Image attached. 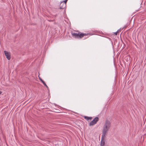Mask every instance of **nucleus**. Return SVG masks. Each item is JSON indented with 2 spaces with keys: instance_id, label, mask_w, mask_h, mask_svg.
Returning <instances> with one entry per match:
<instances>
[{
  "instance_id": "obj_10",
  "label": "nucleus",
  "mask_w": 146,
  "mask_h": 146,
  "mask_svg": "<svg viewBox=\"0 0 146 146\" xmlns=\"http://www.w3.org/2000/svg\"><path fill=\"white\" fill-rule=\"evenodd\" d=\"M43 84L44 86H45L48 89H49L48 87L47 86L45 83L44 84Z\"/></svg>"
},
{
  "instance_id": "obj_1",
  "label": "nucleus",
  "mask_w": 146,
  "mask_h": 146,
  "mask_svg": "<svg viewBox=\"0 0 146 146\" xmlns=\"http://www.w3.org/2000/svg\"><path fill=\"white\" fill-rule=\"evenodd\" d=\"M111 126V123L110 121L107 120H106L103 127L102 134L103 136H105L106 135L107 133Z\"/></svg>"
},
{
  "instance_id": "obj_7",
  "label": "nucleus",
  "mask_w": 146,
  "mask_h": 146,
  "mask_svg": "<svg viewBox=\"0 0 146 146\" xmlns=\"http://www.w3.org/2000/svg\"><path fill=\"white\" fill-rule=\"evenodd\" d=\"M105 137L103 136V135H102L100 145H105V141L104 137Z\"/></svg>"
},
{
  "instance_id": "obj_15",
  "label": "nucleus",
  "mask_w": 146,
  "mask_h": 146,
  "mask_svg": "<svg viewBox=\"0 0 146 146\" xmlns=\"http://www.w3.org/2000/svg\"><path fill=\"white\" fill-rule=\"evenodd\" d=\"M119 32H120V30H119Z\"/></svg>"
},
{
  "instance_id": "obj_4",
  "label": "nucleus",
  "mask_w": 146,
  "mask_h": 146,
  "mask_svg": "<svg viewBox=\"0 0 146 146\" xmlns=\"http://www.w3.org/2000/svg\"><path fill=\"white\" fill-rule=\"evenodd\" d=\"M4 52L5 56L7 59L9 60H10L11 58L10 53L6 50L4 51Z\"/></svg>"
},
{
  "instance_id": "obj_16",
  "label": "nucleus",
  "mask_w": 146,
  "mask_h": 146,
  "mask_svg": "<svg viewBox=\"0 0 146 146\" xmlns=\"http://www.w3.org/2000/svg\"><path fill=\"white\" fill-rule=\"evenodd\" d=\"M48 21H50V20H48Z\"/></svg>"
},
{
  "instance_id": "obj_11",
  "label": "nucleus",
  "mask_w": 146,
  "mask_h": 146,
  "mask_svg": "<svg viewBox=\"0 0 146 146\" xmlns=\"http://www.w3.org/2000/svg\"><path fill=\"white\" fill-rule=\"evenodd\" d=\"M119 30H118L115 33H114V34L115 35H117V33L119 32Z\"/></svg>"
},
{
  "instance_id": "obj_14",
  "label": "nucleus",
  "mask_w": 146,
  "mask_h": 146,
  "mask_svg": "<svg viewBox=\"0 0 146 146\" xmlns=\"http://www.w3.org/2000/svg\"><path fill=\"white\" fill-rule=\"evenodd\" d=\"M100 146H105V145H100Z\"/></svg>"
},
{
  "instance_id": "obj_9",
  "label": "nucleus",
  "mask_w": 146,
  "mask_h": 146,
  "mask_svg": "<svg viewBox=\"0 0 146 146\" xmlns=\"http://www.w3.org/2000/svg\"><path fill=\"white\" fill-rule=\"evenodd\" d=\"M39 78V80L41 81L42 83L43 84H44L45 82L41 78L39 77V74L38 76Z\"/></svg>"
},
{
  "instance_id": "obj_6",
  "label": "nucleus",
  "mask_w": 146,
  "mask_h": 146,
  "mask_svg": "<svg viewBox=\"0 0 146 146\" xmlns=\"http://www.w3.org/2000/svg\"><path fill=\"white\" fill-rule=\"evenodd\" d=\"M92 35L93 34L90 33H84L81 32V38H82L84 36H90Z\"/></svg>"
},
{
  "instance_id": "obj_13",
  "label": "nucleus",
  "mask_w": 146,
  "mask_h": 146,
  "mask_svg": "<svg viewBox=\"0 0 146 146\" xmlns=\"http://www.w3.org/2000/svg\"><path fill=\"white\" fill-rule=\"evenodd\" d=\"M2 93V92L0 91V94Z\"/></svg>"
},
{
  "instance_id": "obj_5",
  "label": "nucleus",
  "mask_w": 146,
  "mask_h": 146,
  "mask_svg": "<svg viewBox=\"0 0 146 146\" xmlns=\"http://www.w3.org/2000/svg\"><path fill=\"white\" fill-rule=\"evenodd\" d=\"M66 7V3L64 2H62L60 4V9H64Z\"/></svg>"
},
{
  "instance_id": "obj_12",
  "label": "nucleus",
  "mask_w": 146,
  "mask_h": 146,
  "mask_svg": "<svg viewBox=\"0 0 146 146\" xmlns=\"http://www.w3.org/2000/svg\"><path fill=\"white\" fill-rule=\"evenodd\" d=\"M68 0H65L64 1H62V2H64V3H66Z\"/></svg>"
},
{
  "instance_id": "obj_3",
  "label": "nucleus",
  "mask_w": 146,
  "mask_h": 146,
  "mask_svg": "<svg viewBox=\"0 0 146 146\" xmlns=\"http://www.w3.org/2000/svg\"><path fill=\"white\" fill-rule=\"evenodd\" d=\"M99 120V118L98 117H95L94 119L90 122L89 124V125L90 126H92L96 124L97 122Z\"/></svg>"
},
{
  "instance_id": "obj_2",
  "label": "nucleus",
  "mask_w": 146,
  "mask_h": 146,
  "mask_svg": "<svg viewBox=\"0 0 146 146\" xmlns=\"http://www.w3.org/2000/svg\"><path fill=\"white\" fill-rule=\"evenodd\" d=\"M71 34L73 37L75 38L81 39V32H78V33L72 32Z\"/></svg>"
},
{
  "instance_id": "obj_8",
  "label": "nucleus",
  "mask_w": 146,
  "mask_h": 146,
  "mask_svg": "<svg viewBox=\"0 0 146 146\" xmlns=\"http://www.w3.org/2000/svg\"><path fill=\"white\" fill-rule=\"evenodd\" d=\"M85 119L87 120H91L92 119V117H88L87 116H84V117Z\"/></svg>"
}]
</instances>
